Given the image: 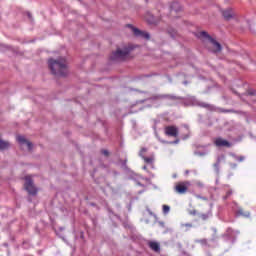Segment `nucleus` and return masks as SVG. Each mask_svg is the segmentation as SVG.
I'll list each match as a JSON object with an SVG mask.
<instances>
[{"label": "nucleus", "mask_w": 256, "mask_h": 256, "mask_svg": "<svg viewBox=\"0 0 256 256\" xmlns=\"http://www.w3.org/2000/svg\"><path fill=\"white\" fill-rule=\"evenodd\" d=\"M48 65L52 75H56V77H65L68 73L67 60L65 58L49 59Z\"/></svg>", "instance_id": "nucleus-1"}, {"label": "nucleus", "mask_w": 256, "mask_h": 256, "mask_svg": "<svg viewBox=\"0 0 256 256\" xmlns=\"http://www.w3.org/2000/svg\"><path fill=\"white\" fill-rule=\"evenodd\" d=\"M133 48H118L115 52H113L110 56L111 61H127L129 57H131V51Z\"/></svg>", "instance_id": "nucleus-2"}, {"label": "nucleus", "mask_w": 256, "mask_h": 256, "mask_svg": "<svg viewBox=\"0 0 256 256\" xmlns=\"http://www.w3.org/2000/svg\"><path fill=\"white\" fill-rule=\"evenodd\" d=\"M197 37L199 39H207L209 41L210 51H212V53H221V44L217 42L215 39H213L210 35H208L206 31L199 32L197 34Z\"/></svg>", "instance_id": "nucleus-3"}, {"label": "nucleus", "mask_w": 256, "mask_h": 256, "mask_svg": "<svg viewBox=\"0 0 256 256\" xmlns=\"http://www.w3.org/2000/svg\"><path fill=\"white\" fill-rule=\"evenodd\" d=\"M189 187H191V182L189 181L178 182L174 187V191L178 195H185L189 191Z\"/></svg>", "instance_id": "nucleus-4"}, {"label": "nucleus", "mask_w": 256, "mask_h": 256, "mask_svg": "<svg viewBox=\"0 0 256 256\" xmlns=\"http://www.w3.org/2000/svg\"><path fill=\"white\" fill-rule=\"evenodd\" d=\"M24 189L29 193V195H37V187H35V184H33V179H31V176L25 177V184Z\"/></svg>", "instance_id": "nucleus-5"}, {"label": "nucleus", "mask_w": 256, "mask_h": 256, "mask_svg": "<svg viewBox=\"0 0 256 256\" xmlns=\"http://www.w3.org/2000/svg\"><path fill=\"white\" fill-rule=\"evenodd\" d=\"M164 133L167 137H179V129L177 126H166L164 128Z\"/></svg>", "instance_id": "nucleus-6"}, {"label": "nucleus", "mask_w": 256, "mask_h": 256, "mask_svg": "<svg viewBox=\"0 0 256 256\" xmlns=\"http://www.w3.org/2000/svg\"><path fill=\"white\" fill-rule=\"evenodd\" d=\"M145 21L149 23L150 25H157L159 21H161L160 16H155L151 12H147L146 15L144 16Z\"/></svg>", "instance_id": "nucleus-7"}, {"label": "nucleus", "mask_w": 256, "mask_h": 256, "mask_svg": "<svg viewBox=\"0 0 256 256\" xmlns=\"http://www.w3.org/2000/svg\"><path fill=\"white\" fill-rule=\"evenodd\" d=\"M128 27L132 29V32L135 35V37H140L141 39H147V40L151 39V36L149 35L148 32L141 31L135 27H132L131 25H128Z\"/></svg>", "instance_id": "nucleus-8"}, {"label": "nucleus", "mask_w": 256, "mask_h": 256, "mask_svg": "<svg viewBox=\"0 0 256 256\" xmlns=\"http://www.w3.org/2000/svg\"><path fill=\"white\" fill-rule=\"evenodd\" d=\"M214 145L216 147H231V143L229 141L219 137L214 140Z\"/></svg>", "instance_id": "nucleus-9"}, {"label": "nucleus", "mask_w": 256, "mask_h": 256, "mask_svg": "<svg viewBox=\"0 0 256 256\" xmlns=\"http://www.w3.org/2000/svg\"><path fill=\"white\" fill-rule=\"evenodd\" d=\"M179 11H182L181 4L179 2H173L170 6L171 15L175 16V13H179Z\"/></svg>", "instance_id": "nucleus-10"}, {"label": "nucleus", "mask_w": 256, "mask_h": 256, "mask_svg": "<svg viewBox=\"0 0 256 256\" xmlns=\"http://www.w3.org/2000/svg\"><path fill=\"white\" fill-rule=\"evenodd\" d=\"M222 15L226 21H229L230 19H233L235 12H233V9L227 8L222 11Z\"/></svg>", "instance_id": "nucleus-11"}, {"label": "nucleus", "mask_w": 256, "mask_h": 256, "mask_svg": "<svg viewBox=\"0 0 256 256\" xmlns=\"http://www.w3.org/2000/svg\"><path fill=\"white\" fill-rule=\"evenodd\" d=\"M17 141L18 143H20V145H27L29 150H31V148L33 147V144L27 141V139H25V137L23 136H17Z\"/></svg>", "instance_id": "nucleus-12"}, {"label": "nucleus", "mask_w": 256, "mask_h": 256, "mask_svg": "<svg viewBox=\"0 0 256 256\" xmlns=\"http://www.w3.org/2000/svg\"><path fill=\"white\" fill-rule=\"evenodd\" d=\"M149 247L150 249H152V251H155L156 253H159V251H161V247L157 242H149Z\"/></svg>", "instance_id": "nucleus-13"}, {"label": "nucleus", "mask_w": 256, "mask_h": 256, "mask_svg": "<svg viewBox=\"0 0 256 256\" xmlns=\"http://www.w3.org/2000/svg\"><path fill=\"white\" fill-rule=\"evenodd\" d=\"M9 147H10L9 142L3 141V140L0 138V150L9 149Z\"/></svg>", "instance_id": "nucleus-14"}, {"label": "nucleus", "mask_w": 256, "mask_h": 256, "mask_svg": "<svg viewBox=\"0 0 256 256\" xmlns=\"http://www.w3.org/2000/svg\"><path fill=\"white\" fill-rule=\"evenodd\" d=\"M162 211H163L164 215H167V213H169V211H171V207H169L168 205H163Z\"/></svg>", "instance_id": "nucleus-15"}, {"label": "nucleus", "mask_w": 256, "mask_h": 256, "mask_svg": "<svg viewBox=\"0 0 256 256\" xmlns=\"http://www.w3.org/2000/svg\"><path fill=\"white\" fill-rule=\"evenodd\" d=\"M142 159L145 161V163H148V164L153 163V157L142 156Z\"/></svg>", "instance_id": "nucleus-16"}, {"label": "nucleus", "mask_w": 256, "mask_h": 256, "mask_svg": "<svg viewBox=\"0 0 256 256\" xmlns=\"http://www.w3.org/2000/svg\"><path fill=\"white\" fill-rule=\"evenodd\" d=\"M168 34L171 35L172 37H175V35H177V31L173 28H169Z\"/></svg>", "instance_id": "nucleus-17"}, {"label": "nucleus", "mask_w": 256, "mask_h": 256, "mask_svg": "<svg viewBox=\"0 0 256 256\" xmlns=\"http://www.w3.org/2000/svg\"><path fill=\"white\" fill-rule=\"evenodd\" d=\"M199 105H200V107H204V109H210L211 108V105H209V104H207L205 102H202Z\"/></svg>", "instance_id": "nucleus-18"}, {"label": "nucleus", "mask_w": 256, "mask_h": 256, "mask_svg": "<svg viewBox=\"0 0 256 256\" xmlns=\"http://www.w3.org/2000/svg\"><path fill=\"white\" fill-rule=\"evenodd\" d=\"M200 219H202V221H207V219H209V214H201Z\"/></svg>", "instance_id": "nucleus-19"}, {"label": "nucleus", "mask_w": 256, "mask_h": 256, "mask_svg": "<svg viewBox=\"0 0 256 256\" xmlns=\"http://www.w3.org/2000/svg\"><path fill=\"white\" fill-rule=\"evenodd\" d=\"M196 199H201L202 201H209L207 197H203L201 195H195Z\"/></svg>", "instance_id": "nucleus-20"}, {"label": "nucleus", "mask_w": 256, "mask_h": 256, "mask_svg": "<svg viewBox=\"0 0 256 256\" xmlns=\"http://www.w3.org/2000/svg\"><path fill=\"white\" fill-rule=\"evenodd\" d=\"M146 151H147V148H141V150H140V157H143V155H145Z\"/></svg>", "instance_id": "nucleus-21"}, {"label": "nucleus", "mask_w": 256, "mask_h": 256, "mask_svg": "<svg viewBox=\"0 0 256 256\" xmlns=\"http://www.w3.org/2000/svg\"><path fill=\"white\" fill-rule=\"evenodd\" d=\"M182 227H187V229H191V227H193V224L191 223L182 224Z\"/></svg>", "instance_id": "nucleus-22"}, {"label": "nucleus", "mask_w": 256, "mask_h": 256, "mask_svg": "<svg viewBox=\"0 0 256 256\" xmlns=\"http://www.w3.org/2000/svg\"><path fill=\"white\" fill-rule=\"evenodd\" d=\"M231 195H233V191H232V190H229V191L226 193L225 199H227L228 197H231Z\"/></svg>", "instance_id": "nucleus-23"}, {"label": "nucleus", "mask_w": 256, "mask_h": 256, "mask_svg": "<svg viewBox=\"0 0 256 256\" xmlns=\"http://www.w3.org/2000/svg\"><path fill=\"white\" fill-rule=\"evenodd\" d=\"M102 155H105V157H109V151L102 150Z\"/></svg>", "instance_id": "nucleus-24"}, {"label": "nucleus", "mask_w": 256, "mask_h": 256, "mask_svg": "<svg viewBox=\"0 0 256 256\" xmlns=\"http://www.w3.org/2000/svg\"><path fill=\"white\" fill-rule=\"evenodd\" d=\"M199 243H202V245H207V239H201L199 240Z\"/></svg>", "instance_id": "nucleus-25"}, {"label": "nucleus", "mask_w": 256, "mask_h": 256, "mask_svg": "<svg viewBox=\"0 0 256 256\" xmlns=\"http://www.w3.org/2000/svg\"><path fill=\"white\" fill-rule=\"evenodd\" d=\"M219 165H220V160H218L217 163L214 164V167H215L216 169H219Z\"/></svg>", "instance_id": "nucleus-26"}, {"label": "nucleus", "mask_w": 256, "mask_h": 256, "mask_svg": "<svg viewBox=\"0 0 256 256\" xmlns=\"http://www.w3.org/2000/svg\"><path fill=\"white\" fill-rule=\"evenodd\" d=\"M189 214H190V215H197V210H191V211L189 212Z\"/></svg>", "instance_id": "nucleus-27"}, {"label": "nucleus", "mask_w": 256, "mask_h": 256, "mask_svg": "<svg viewBox=\"0 0 256 256\" xmlns=\"http://www.w3.org/2000/svg\"><path fill=\"white\" fill-rule=\"evenodd\" d=\"M214 234H216V235L213 237L212 241H215V239H217V230H215V229H214Z\"/></svg>", "instance_id": "nucleus-28"}, {"label": "nucleus", "mask_w": 256, "mask_h": 256, "mask_svg": "<svg viewBox=\"0 0 256 256\" xmlns=\"http://www.w3.org/2000/svg\"><path fill=\"white\" fill-rule=\"evenodd\" d=\"M174 143H179V140L174 141Z\"/></svg>", "instance_id": "nucleus-29"}, {"label": "nucleus", "mask_w": 256, "mask_h": 256, "mask_svg": "<svg viewBox=\"0 0 256 256\" xmlns=\"http://www.w3.org/2000/svg\"><path fill=\"white\" fill-rule=\"evenodd\" d=\"M143 169L146 170V169H147V166H144Z\"/></svg>", "instance_id": "nucleus-30"}, {"label": "nucleus", "mask_w": 256, "mask_h": 256, "mask_svg": "<svg viewBox=\"0 0 256 256\" xmlns=\"http://www.w3.org/2000/svg\"><path fill=\"white\" fill-rule=\"evenodd\" d=\"M240 161H243V158H240Z\"/></svg>", "instance_id": "nucleus-31"}]
</instances>
